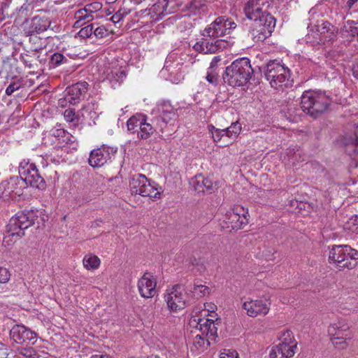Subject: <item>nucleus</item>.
I'll list each match as a JSON object with an SVG mask.
<instances>
[{"label":"nucleus","mask_w":358,"mask_h":358,"mask_svg":"<svg viewBox=\"0 0 358 358\" xmlns=\"http://www.w3.org/2000/svg\"><path fill=\"white\" fill-rule=\"evenodd\" d=\"M20 176H13L0 183V198L3 200L15 199L23 194L24 187L30 185L45 189L46 183L35 164L24 160L19 166Z\"/></svg>","instance_id":"nucleus-1"},{"label":"nucleus","mask_w":358,"mask_h":358,"mask_svg":"<svg viewBox=\"0 0 358 358\" xmlns=\"http://www.w3.org/2000/svg\"><path fill=\"white\" fill-rule=\"evenodd\" d=\"M236 27V23L226 16L217 17L201 31L203 38L193 45V48L203 54H215L226 49L229 42L218 38L229 34Z\"/></svg>","instance_id":"nucleus-2"},{"label":"nucleus","mask_w":358,"mask_h":358,"mask_svg":"<svg viewBox=\"0 0 358 358\" xmlns=\"http://www.w3.org/2000/svg\"><path fill=\"white\" fill-rule=\"evenodd\" d=\"M250 3H246L244 7L245 16L251 21L249 34L255 42H262L271 35L275 19L262 8L250 7Z\"/></svg>","instance_id":"nucleus-3"},{"label":"nucleus","mask_w":358,"mask_h":358,"mask_svg":"<svg viewBox=\"0 0 358 358\" xmlns=\"http://www.w3.org/2000/svg\"><path fill=\"white\" fill-rule=\"evenodd\" d=\"M332 102L330 95L322 90H306L301 96L302 110L313 119H317L329 111Z\"/></svg>","instance_id":"nucleus-4"},{"label":"nucleus","mask_w":358,"mask_h":358,"mask_svg":"<svg viewBox=\"0 0 358 358\" xmlns=\"http://www.w3.org/2000/svg\"><path fill=\"white\" fill-rule=\"evenodd\" d=\"M38 211L34 210L20 211L12 217L6 226V234L3 239L6 247L12 245L16 240L24 235V230L32 226L38 218Z\"/></svg>","instance_id":"nucleus-5"},{"label":"nucleus","mask_w":358,"mask_h":358,"mask_svg":"<svg viewBox=\"0 0 358 358\" xmlns=\"http://www.w3.org/2000/svg\"><path fill=\"white\" fill-rule=\"evenodd\" d=\"M253 73L250 60L247 57H241L234 60L226 68L222 78L225 83L231 87H241L250 81Z\"/></svg>","instance_id":"nucleus-6"},{"label":"nucleus","mask_w":358,"mask_h":358,"mask_svg":"<svg viewBox=\"0 0 358 358\" xmlns=\"http://www.w3.org/2000/svg\"><path fill=\"white\" fill-rule=\"evenodd\" d=\"M329 261L339 270L352 269L358 263V251L348 245H334L329 250Z\"/></svg>","instance_id":"nucleus-7"},{"label":"nucleus","mask_w":358,"mask_h":358,"mask_svg":"<svg viewBox=\"0 0 358 358\" xmlns=\"http://www.w3.org/2000/svg\"><path fill=\"white\" fill-rule=\"evenodd\" d=\"M196 328L201 334L195 336L193 345L199 352L217 342V328L214 320L210 319L200 318L197 322Z\"/></svg>","instance_id":"nucleus-8"},{"label":"nucleus","mask_w":358,"mask_h":358,"mask_svg":"<svg viewBox=\"0 0 358 358\" xmlns=\"http://www.w3.org/2000/svg\"><path fill=\"white\" fill-rule=\"evenodd\" d=\"M264 76L271 86L276 90L292 85L290 70L277 61H270L264 69Z\"/></svg>","instance_id":"nucleus-9"},{"label":"nucleus","mask_w":358,"mask_h":358,"mask_svg":"<svg viewBox=\"0 0 358 358\" xmlns=\"http://www.w3.org/2000/svg\"><path fill=\"white\" fill-rule=\"evenodd\" d=\"M152 115H154L150 120L152 124L156 123V127L161 131L168 124H172L177 117V109H175L169 101L161 100L158 101L155 107L152 110Z\"/></svg>","instance_id":"nucleus-10"},{"label":"nucleus","mask_w":358,"mask_h":358,"mask_svg":"<svg viewBox=\"0 0 358 358\" xmlns=\"http://www.w3.org/2000/svg\"><path fill=\"white\" fill-rule=\"evenodd\" d=\"M158 184L141 173L135 174L129 181V187L132 194H138L150 198H159L160 192Z\"/></svg>","instance_id":"nucleus-11"},{"label":"nucleus","mask_w":358,"mask_h":358,"mask_svg":"<svg viewBox=\"0 0 358 358\" xmlns=\"http://www.w3.org/2000/svg\"><path fill=\"white\" fill-rule=\"evenodd\" d=\"M248 215L247 208L236 206L226 213L223 221L224 225L222 227L229 229L230 231L240 229L248 223Z\"/></svg>","instance_id":"nucleus-12"},{"label":"nucleus","mask_w":358,"mask_h":358,"mask_svg":"<svg viewBox=\"0 0 358 358\" xmlns=\"http://www.w3.org/2000/svg\"><path fill=\"white\" fill-rule=\"evenodd\" d=\"M164 298L171 311L177 312L185 308L187 305V294L184 287L180 285H176L170 290H167Z\"/></svg>","instance_id":"nucleus-13"},{"label":"nucleus","mask_w":358,"mask_h":358,"mask_svg":"<svg viewBox=\"0 0 358 358\" xmlns=\"http://www.w3.org/2000/svg\"><path fill=\"white\" fill-rule=\"evenodd\" d=\"M177 3L173 0H157L148 10H141L144 15L150 16L154 22L162 19L164 16L175 12Z\"/></svg>","instance_id":"nucleus-14"},{"label":"nucleus","mask_w":358,"mask_h":358,"mask_svg":"<svg viewBox=\"0 0 358 358\" xmlns=\"http://www.w3.org/2000/svg\"><path fill=\"white\" fill-rule=\"evenodd\" d=\"M117 152V148L102 145L100 148L90 152L89 164L92 167H101L110 162Z\"/></svg>","instance_id":"nucleus-15"},{"label":"nucleus","mask_w":358,"mask_h":358,"mask_svg":"<svg viewBox=\"0 0 358 358\" xmlns=\"http://www.w3.org/2000/svg\"><path fill=\"white\" fill-rule=\"evenodd\" d=\"M10 339L22 345H33L37 341V334L23 324H15L10 330Z\"/></svg>","instance_id":"nucleus-16"},{"label":"nucleus","mask_w":358,"mask_h":358,"mask_svg":"<svg viewBox=\"0 0 358 358\" xmlns=\"http://www.w3.org/2000/svg\"><path fill=\"white\" fill-rule=\"evenodd\" d=\"M315 34L317 35L316 43L328 46L336 39L338 29L330 22L325 21L315 25Z\"/></svg>","instance_id":"nucleus-17"},{"label":"nucleus","mask_w":358,"mask_h":358,"mask_svg":"<svg viewBox=\"0 0 358 358\" xmlns=\"http://www.w3.org/2000/svg\"><path fill=\"white\" fill-rule=\"evenodd\" d=\"M271 303L266 299H250L245 301L242 308L249 317L265 316L270 310Z\"/></svg>","instance_id":"nucleus-18"},{"label":"nucleus","mask_w":358,"mask_h":358,"mask_svg":"<svg viewBox=\"0 0 358 358\" xmlns=\"http://www.w3.org/2000/svg\"><path fill=\"white\" fill-rule=\"evenodd\" d=\"M89 84L85 82H78L66 90L65 99L71 104L75 105L83 100L88 91Z\"/></svg>","instance_id":"nucleus-19"},{"label":"nucleus","mask_w":358,"mask_h":358,"mask_svg":"<svg viewBox=\"0 0 358 358\" xmlns=\"http://www.w3.org/2000/svg\"><path fill=\"white\" fill-rule=\"evenodd\" d=\"M156 280L150 273H145L138 282V289L143 298H152L156 293Z\"/></svg>","instance_id":"nucleus-20"},{"label":"nucleus","mask_w":358,"mask_h":358,"mask_svg":"<svg viewBox=\"0 0 358 358\" xmlns=\"http://www.w3.org/2000/svg\"><path fill=\"white\" fill-rule=\"evenodd\" d=\"M126 78V73L117 67H112L110 64L106 65L103 70V79L108 80L111 87L115 88Z\"/></svg>","instance_id":"nucleus-21"},{"label":"nucleus","mask_w":358,"mask_h":358,"mask_svg":"<svg viewBox=\"0 0 358 358\" xmlns=\"http://www.w3.org/2000/svg\"><path fill=\"white\" fill-rule=\"evenodd\" d=\"M50 26V21L45 16L36 15L31 18L27 32L32 36L34 34L42 33Z\"/></svg>","instance_id":"nucleus-22"},{"label":"nucleus","mask_w":358,"mask_h":358,"mask_svg":"<svg viewBox=\"0 0 358 358\" xmlns=\"http://www.w3.org/2000/svg\"><path fill=\"white\" fill-rule=\"evenodd\" d=\"M189 184L193 187L194 190L198 192H203L204 189L212 192L215 189V185H213V182L209 178H206L201 174L192 178Z\"/></svg>","instance_id":"nucleus-23"},{"label":"nucleus","mask_w":358,"mask_h":358,"mask_svg":"<svg viewBox=\"0 0 358 358\" xmlns=\"http://www.w3.org/2000/svg\"><path fill=\"white\" fill-rule=\"evenodd\" d=\"M39 57L38 49L35 48L34 50H24L20 54V59L29 69H35L38 66Z\"/></svg>","instance_id":"nucleus-24"},{"label":"nucleus","mask_w":358,"mask_h":358,"mask_svg":"<svg viewBox=\"0 0 358 358\" xmlns=\"http://www.w3.org/2000/svg\"><path fill=\"white\" fill-rule=\"evenodd\" d=\"M142 127H140L139 131H138V139L146 140L149 138L154 132L159 128L156 127V123L152 124L150 121L148 122V118L144 115V121L141 122Z\"/></svg>","instance_id":"nucleus-25"},{"label":"nucleus","mask_w":358,"mask_h":358,"mask_svg":"<svg viewBox=\"0 0 358 358\" xmlns=\"http://www.w3.org/2000/svg\"><path fill=\"white\" fill-rule=\"evenodd\" d=\"M340 34L348 40H352L355 37H357L358 40V22L348 20L341 27Z\"/></svg>","instance_id":"nucleus-26"},{"label":"nucleus","mask_w":358,"mask_h":358,"mask_svg":"<svg viewBox=\"0 0 358 358\" xmlns=\"http://www.w3.org/2000/svg\"><path fill=\"white\" fill-rule=\"evenodd\" d=\"M350 329L349 324L344 319H340L336 322L332 323L328 327V334L331 336L337 335L345 336V332Z\"/></svg>","instance_id":"nucleus-27"},{"label":"nucleus","mask_w":358,"mask_h":358,"mask_svg":"<svg viewBox=\"0 0 358 358\" xmlns=\"http://www.w3.org/2000/svg\"><path fill=\"white\" fill-rule=\"evenodd\" d=\"M295 351L290 350L285 345L273 346L270 353L269 358H290L294 356Z\"/></svg>","instance_id":"nucleus-28"},{"label":"nucleus","mask_w":358,"mask_h":358,"mask_svg":"<svg viewBox=\"0 0 358 358\" xmlns=\"http://www.w3.org/2000/svg\"><path fill=\"white\" fill-rule=\"evenodd\" d=\"M324 178L319 181V188L321 191L324 192L327 195L330 196L332 193L337 191V187L333 180L326 174Z\"/></svg>","instance_id":"nucleus-29"},{"label":"nucleus","mask_w":358,"mask_h":358,"mask_svg":"<svg viewBox=\"0 0 358 358\" xmlns=\"http://www.w3.org/2000/svg\"><path fill=\"white\" fill-rule=\"evenodd\" d=\"M142 121H144V115L136 114V115L131 117L127 122L128 131L131 134H138L140 127H142Z\"/></svg>","instance_id":"nucleus-30"},{"label":"nucleus","mask_w":358,"mask_h":358,"mask_svg":"<svg viewBox=\"0 0 358 358\" xmlns=\"http://www.w3.org/2000/svg\"><path fill=\"white\" fill-rule=\"evenodd\" d=\"M75 19L76 21L74 23V27H79L92 21L94 19V16L88 13L86 9L81 8L75 13Z\"/></svg>","instance_id":"nucleus-31"},{"label":"nucleus","mask_w":358,"mask_h":358,"mask_svg":"<svg viewBox=\"0 0 358 358\" xmlns=\"http://www.w3.org/2000/svg\"><path fill=\"white\" fill-rule=\"evenodd\" d=\"M280 343L277 345H285L290 350L295 351L296 349V342L294 338L291 331H284L280 337Z\"/></svg>","instance_id":"nucleus-32"},{"label":"nucleus","mask_w":358,"mask_h":358,"mask_svg":"<svg viewBox=\"0 0 358 358\" xmlns=\"http://www.w3.org/2000/svg\"><path fill=\"white\" fill-rule=\"evenodd\" d=\"M68 54L65 55L64 53L56 52L53 53L50 59V66L52 68H56L62 64L69 63Z\"/></svg>","instance_id":"nucleus-33"},{"label":"nucleus","mask_w":358,"mask_h":358,"mask_svg":"<svg viewBox=\"0 0 358 358\" xmlns=\"http://www.w3.org/2000/svg\"><path fill=\"white\" fill-rule=\"evenodd\" d=\"M99 258L94 255L89 254L84 257L83 263L85 268L88 270H94L98 268L100 265Z\"/></svg>","instance_id":"nucleus-34"},{"label":"nucleus","mask_w":358,"mask_h":358,"mask_svg":"<svg viewBox=\"0 0 358 358\" xmlns=\"http://www.w3.org/2000/svg\"><path fill=\"white\" fill-rule=\"evenodd\" d=\"M206 6L204 0H192L187 6V10L194 15L200 13L201 11H204Z\"/></svg>","instance_id":"nucleus-35"},{"label":"nucleus","mask_w":358,"mask_h":358,"mask_svg":"<svg viewBox=\"0 0 358 358\" xmlns=\"http://www.w3.org/2000/svg\"><path fill=\"white\" fill-rule=\"evenodd\" d=\"M180 65L179 62L174 63L170 58L166 59L165 61L164 66L161 71V73L165 76L169 73L170 76L175 74L178 71V67Z\"/></svg>","instance_id":"nucleus-36"},{"label":"nucleus","mask_w":358,"mask_h":358,"mask_svg":"<svg viewBox=\"0 0 358 358\" xmlns=\"http://www.w3.org/2000/svg\"><path fill=\"white\" fill-rule=\"evenodd\" d=\"M196 298H201L210 294V288L203 285L194 284L189 289Z\"/></svg>","instance_id":"nucleus-37"},{"label":"nucleus","mask_w":358,"mask_h":358,"mask_svg":"<svg viewBox=\"0 0 358 358\" xmlns=\"http://www.w3.org/2000/svg\"><path fill=\"white\" fill-rule=\"evenodd\" d=\"M208 127L209 131L212 134V137L215 142L220 141L222 140V138L224 136L227 137V134L226 132L225 129H217L213 124L208 125Z\"/></svg>","instance_id":"nucleus-38"},{"label":"nucleus","mask_w":358,"mask_h":358,"mask_svg":"<svg viewBox=\"0 0 358 358\" xmlns=\"http://www.w3.org/2000/svg\"><path fill=\"white\" fill-rule=\"evenodd\" d=\"M241 124L238 121L232 122L229 127L225 129L227 134V137L231 138H236L241 133Z\"/></svg>","instance_id":"nucleus-39"},{"label":"nucleus","mask_w":358,"mask_h":358,"mask_svg":"<svg viewBox=\"0 0 358 358\" xmlns=\"http://www.w3.org/2000/svg\"><path fill=\"white\" fill-rule=\"evenodd\" d=\"M15 65L16 62H12L10 61H4L1 71L6 73L7 78L10 77L13 79L16 77L15 73H19L17 68H15V70L13 69Z\"/></svg>","instance_id":"nucleus-40"},{"label":"nucleus","mask_w":358,"mask_h":358,"mask_svg":"<svg viewBox=\"0 0 358 358\" xmlns=\"http://www.w3.org/2000/svg\"><path fill=\"white\" fill-rule=\"evenodd\" d=\"M350 334H345V336L337 335L331 336V341L336 348H344L346 345V340L350 339Z\"/></svg>","instance_id":"nucleus-41"},{"label":"nucleus","mask_w":358,"mask_h":358,"mask_svg":"<svg viewBox=\"0 0 358 358\" xmlns=\"http://www.w3.org/2000/svg\"><path fill=\"white\" fill-rule=\"evenodd\" d=\"M19 353L27 358H39L38 352L31 347H22L19 349Z\"/></svg>","instance_id":"nucleus-42"},{"label":"nucleus","mask_w":358,"mask_h":358,"mask_svg":"<svg viewBox=\"0 0 358 358\" xmlns=\"http://www.w3.org/2000/svg\"><path fill=\"white\" fill-rule=\"evenodd\" d=\"M22 81L20 79H16L10 83L6 89V94L8 96L12 95L15 91L20 89L22 87Z\"/></svg>","instance_id":"nucleus-43"},{"label":"nucleus","mask_w":358,"mask_h":358,"mask_svg":"<svg viewBox=\"0 0 358 358\" xmlns=\"http://www.w3.org/2000/svg\"><path fill=\"white\" fill-rule=\"evenodd\" d=\"M94 27H95V24L92 23L88 24L78 32V35L80 37L83 38H90L92 36L94 31Z\"/></svg>","instance_id":"nucleus-44"},{"label":"nucleus","mask_w":358,"mask_h":358,"mask_svg":"<svg viewBox=\"0 0 358 358\" xmlns=\"http://www.w3.org/2000/svg\"><path fill=\"white\" fill-rule=\"evenodd\" d=\"M96 27H94L93 34L97 38H103L109 35L108 30L103 26H99L97 24H95Z\"/></svg>","instance_id":"nucleus-45"},{"label":"nucleus","mask_w":358,"mask_h":358,"mask_svg":"<svg viewBox=\"0 0 358 358\" xmlns=\"http://www.w3.org/2000/svg\"><path fill=\"white\" fill-rule=\"evenodd\" d=\"M94 103H88L87 104L84 106L81 109L82 115L85 117V115H87L90 116V118L94 117V116L96 115V113L94 111Z\"/></svg>","instance_id":"nucleus-46"},{"label":"nucleus","mask_w":358,"mask_h":358,"mask_svg":"<svg viewBox=\"0 0 358 358\" xmlns=\"http://www.w3.org/2000/svg\"><path fill=\"white\" fill-rule=\"evenodd\" d=\"M219 76L217 71H213L208 69L206 76V80L214 86L218 84Z\"/></svg>","instance_id":"nucleus-47"},{"label":"nucleus","mask_w":358,"mask_h":358,"mask_svg":"<svg viewBox=\"0 0 358 358\" xmlns=\"http://www.w3.org/2000/svg\"><path fill=\"white\" fill-rule=\"evenodd\" d=\"M219 358H239L238 352L231 349H223L220 354Z\"/></svg>","instance_id":"nucleus-48"},{"label":"nucleus","mask_w":358,"mask_h":358,"mask_svg":"<svg viewBox=\"0 0 358 358\" xmlns=\"http://www.w3.org/2000/svg\"><path fill=\"white\" fill-rule=\"evenodd\" d=\"M129 13V12L127 11L125 8L120 9L110 17V20L113 23L116 24L121 21Z\"/></svg>","instance_id":"nucleus-49"},{"label":"nucleus","mask_w":358,"mask_h":358,"mask_svg":"<svg viewBox=\"0 0 358 358\" xmlns=\"http://www.w3.org/2000/svg\"><path fill=\"white\" fill-rule=\"evenodd\" d=\"M101 4L99 2H94L86 5L83 8L91 15L101 8Z\"/></svg>","instance_id":"nucleus-50"},{"label":"nucleus","mask_w":358,"mask_h":358,"mask_svg":"<svg viewBox=\"0 0 358 358\" xmlns=\"http://www.w3.org/2000/svg\"><path fill=\"white\" fill-rule=\"evenodd\" d=\"M317 35L315 34V29H313L309 32L306 36V41L307 43H311L313 46H316L318 45H322V43H317L316 41H317Z\"/></svg>","instance_id":"nucleus-51"},{"label":"nucleus","mask_w":358,"mask_h":358,"mask_svg":"<svg viewBox=\"0 0 358 358\" xmlns=\"http://www.w3.org/2000/svg\"><path fill=\"white\" fill-rule=\"evenodd\" d=\"M273 0H248L247 3H250V7L254 8H261V6H264L268 4L267 7L270 6V3L273 2Z\"/></svg>","instance_id":"nucleus-52"},{"label":"nucleus","mask_w":358,"mask_h":358,"mask_svg":"<svg viewBox=\"0 0 358 358\" xmlns=\"http://www.w3.org/2000/svg\"><path fill=\"white\" fill-rule=\"evenodd\" d=\"M10 278V273L6 268L0 267V283H6Z\"/></svg>","instance_id":"nucleus-53"},{"label":"nucleus","mask_w":358,"mask_h":358,"mask_svg":"<svg viewBox=\"0 0 358 358\" xmlns=\"http://www.w3.org/2000/svg\"><path fill=\"white\" fill-rule=\"evenodd\" d=\"M64 117L67 122H73L76 118L75 110L71 108L65 110Z\"/></svg>","instance_id":"nucleus-54"},{"label":"nucleus","mask_w":358,"mask_h":358,"mask_svg":"<svg viewBox=\"0 0 358 358\" xmlns=\"http://www.w3.org/2000/svg\"><path fill=\"white\" fill-rule=\"evenodd\" d=\"M222 60V58L220 56H215L210 64V66L209 68L208 69V70H210V71H217V67L218 66V64L219 62H220Z\"/></svg>","instance_id":"nucleus-55"},{"label":"nucleus","mask_w":358,"mask_h":358,"mask_svg":"<svg viewBox=\"0 0 358 358\" xmlns=\"http://www.w3.org/2000/svg\"><path fill=\"white\" fill-rule=\"evenodd\" d=\"M348 143L351 144L354 147V152L358 154V134H355L354 136L350 137Z\"/></svg>","instance_id":"nucleus-56"},{"label":"nucleus","mask_w":358,"mask_h":358,"mask_svg":"<svg viewBox=\"0 0 358 358\" xmlns=\"http://www.w3.org/2000/svg\"><path fill=\"white\" fill-rule=\"evenodd\" d=\"M358 0H348L346 2V7L348 9H351L355 7V5L357 3Z\"/></svg>","instance_id":"nucleus-57"},{"label":"nucleus","mask_w":358,"mask_h":358,"mask_svg":"<svg viewBox=\"0 0 358 358\" xmlns=\"http://www.w3.org/2000/svg\"><path fill=\"white\" fill-rule=\"evenodd\" d=\"M352 75L355 78H358V62L353 64L352 67Z\"/></svg>","instance_id":"nucleus-58"},{"label":"nucleus","mask_w":358,"mask_h":358,"mask_svg":"<svg viewBox=\"0 0 358 358\" xmlns=\"http://www.w3.org/2000/svg\"><path fill=\"white\" fill-rule=\"evenodd\" d=\"M90 358H105V354L104 355H94Z\"/></svg>","instance_id":"nucleus-59"},{"label":"nucleus","mask_w":358,"mask_h":358,"mask_svg":"<svg viewBox=\"0 0 358 358\" xmlns=\"http://www.w3.org/2000/svg\"><path fill=\"white\" fill-rule=\"evenodd\" d=\"M37 0H26V2L29 3H34L35 1H36Z\"/></svg>","instance_id":"nucleus-60"},{"label":"nucleus","mask_w":358,"mask_h":358,"mask_svg":"<svg viewBox=\"0 0 358 358\" xmlns=\"http://www.w3.org/2000/svg\"><path fill=\"white\" fill-rule=\"evenodd\" d=\"M105 358H113V357L111 356H110L109 355L105 354Z\"/></svg>","instance_id":"nucleus-61"},{"label":"nucleus","mask_w":358,"mask_h":358,"mask_svg":"<svg viewBox=\"0 0 358 358\" xmlns=\"http://www.w3.org/2000/svg\"><path fill=\"white\" fill-rule=\"evenodd\" d=\"M266 259H267L268 260H273V259H274L275 258H272V257H266Z\"/></svg>","instance_id":"nucleus-62"},{"label":"nucleus","mask_w":358,"mask_h":358,"mask_svg":"<svg viewBox=\"0 0 358 358\" xmlns=\"http://www.w3.org/2000/svg\"><path fill=\"white\" fill-rule=\"evenodd\" d=\"M357 127H358V125H357Z\"/></svg>","instance_id":"nucleus-63"}]
</instances>
